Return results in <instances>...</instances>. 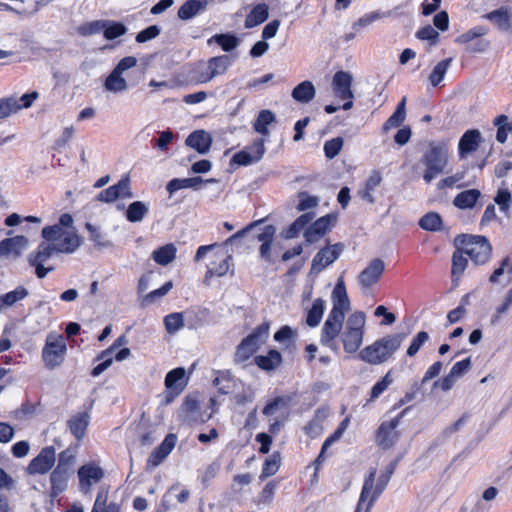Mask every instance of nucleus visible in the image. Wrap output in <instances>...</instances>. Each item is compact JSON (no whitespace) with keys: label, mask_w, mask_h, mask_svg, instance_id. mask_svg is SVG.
<instances>
[{"label":"nucleus","mask_w":512,"mask_h":512,"mask_svg":"<svg viewBox=\"0 0 512 512\" xmlns=\"http://www.w3.org/2000/svg\"><path fill=\"white\" fill-rule=\"evenodd\" d=\"M494 125L498 127L496 140L499 143H505L508 133L512 131V123L508 121V117L506 115H499L495 118Z\"/></svg>","instance_id":"8fccbe9b"},{"label":"nucleus","mask_w":512,"mask_h":512,"mask_svg":"<svg viewBox=\"0 0 512 512\" xmlns=\"http://www.w3.org/2000/svg\"><path fill=\"white\" fill-rule=\"evenodd\" d=\"M148 212L149 207L146 203L142 201H134L126 210V218L132 223L141 222Z\"/></svg>","instance_id":"a19ab883"},{"label":"nucleus","mask_w":512,"mask_h":512,"mask_svg":"<svg viewBox=\"0 0 512 512\" xmlns=\"http://www.w3.org/2000/svg\"><path fill=\"white\" fill-rule=\"evenodd\" d=\"M66 350L67 347L64 337L57 333H49L42 350V359L45 366L49 369H53L61 365L64 361Z\"/></svg>","instance_id":"6e6552de"},{"label":"nucleus","mask_w":512,"mask_h":512,"mask_svg":"<svg viewBox=\"0 0 512 512\" xmlns=\"http://www.w3.org/2000/svg\"><path fill=\"white\" fill-rule=\"evenodd\" d=\"M186 145L195 149L200 154H205L209 151L212 138L210 134L204 130H197L191 133L186 141Z\"/></svg>","instance_id":"c756f323"},{"label":"nucleus","mask_w":512,"mask_h":512,"mask_svg":"<svg viewBox=\"0 0 512 512\" xmlns=\"http://www.w3.org/2000/svg\"><path fill=\"white\" fill-rule=\"evenodd\" d=\"M449 162V147L446 142H430L420 157L419 164L424 167L423 180L430 184L434 179L446 173Z\"/></svg>","instance_id":"f257e3e1"},{"label":"nucleus","mask_w":512,"mask_h":512,"mask_svg":"<svg viewBox=\"0 0 512 512\" xmlns=\"http://www.w3.org/2000/svg\"><path fill=\"white\" fill-rule=\"evenodd\" d=\"M254 362L264 371H273L282 363V356L277 350L272 349L267 355L256 356Z\"/></svg>","instance_id":"473e14b6"},{"label":"nucleus","mask_w":512,"mask_h":512,"mask_svg":"<svg viewBox=\"0 0 512 512\" xmlns=\"http://www.w3.org/2000/svg\"><path fill=\"white\" fill-rule=\"evenodd\" d=\"M353 76L346 71H338L332 79V89L334 95L339 99H353L354 94L351 89Z\"/></svg>","instance_id":"a211bd4d"},{"label":"nucleus","mask_w":512,"mask_h":512,"mask_svg":"<svg viewBox=\"0 0 512 512\" xmlns=\"http://www.w3.org/2000/svg\"><path fill=\"white\" fill-rule=\"evenodd\" d=\"M512 307V288L506 293L503 303L499 305L494 315L491 317V323L496 324L503 314L507 313L508 310Z\"/></svg>","instance_id":"052dcab7"},{"label":"nucleus","mask_w":512,"mask_h":512,"mask_svg":"<svg viewBox=\"0 0 512 512\" xmlns=\"http://www.w3.org/2000/svg\"><path fill=\"white\" fill-rule=\"evenodd\" d=\"M333 307L330 312H337L345 317V313L350 310V300L346 291L345 283L340 277L332 291Z\"/></svg>","instance_id":"aec40b11"},{"label":"nucleus","mask_w":512,"mask_h":512,"mask_svg":"<svg viewBox=\"0 0 512 512\" xmlns=\"http://www.w3.org/2000/svg\"><path fill=\"white\" fill-rule=\"evenodd\" d=\"M429 340V335L425 331H420L416 334V336L412 339L408 349L407 355L409 357H414L421 347Z\"/></svg>","instance_id":"bf43d9fd"},{"label":"nucleus","mask_w":512,"mask_h":512,"mask_svg":"<svg viewBox=\"0 0 512 512\" xmlns=\"http://www.w3.org/2000/svg\"><path fill=\"white\" fill-rule=\"evenodd\" d=\"M342 146H343V139L341 137H336V138L326 141L324 144L325 156L328 159H333L334 157H336L339 154Z\"/></svg>","instance_id":"680f3d73"},{"label":"nucleus","mask_w":512,"mask_h":512,"mask_svg":"<svg viewBox=\"0 0 512 512\" xmlns=\"http://www.w3.org/2000/svg\"><path fill=\"white\" fill-rule=\"evenodd\" d=\"M265 151V139H256L245 149L235 153L232 157V162L241 166L251 165L259 162L263 158Z\"/></svg>","instance_id":"ddd939ff"},{"label":"nucleus","mask_w":512,"mask_h":512,"mask_svg":"<svg viewBox=\"0 0 512 512\" xmlns=\"http://www.w3.org/2000/svg\"><path fill=\"white\" fill-rule=\"evenodd\" d=\"M127 342H128L127 337L125 335H121L114 341V343L109 348L102 351L97 357V360H102V362L93 368L91 375L93 377H97L101 373H103L106 369H108L111 366V364L113 363V358H112L113 352L117 348L127 344Z\"/></svg>","instance_id":"4be33fe9"},{"label":"nucleus","mask_w":512,"mask_h":512,"mask_svg":"<svg viewBox=\"0 0 512 512\" xmlns=\"http://www.w3.org/2000/svg\"><path fill=\"white\" fill-rule=\"evenodd\" d=\"M137 65V59L134 56H127L121 59L104 82L105 90L112 93H123L128 90V83L124 78V73Z\"/></svg>","instance_id":"1a4fd4ad"},{"label":"nucleus","mask_w":512,"mask_h":512,"mask_svg":"<svg viewBox=\"0 0 512 512\" xmlns=\"http://www.w3.org/2000/svg\"><path fill=\"white\" fill-rule=\"evenodd\" d=\"M28 295L29 292L24 286H18L13 291L0 295V310L12 307Z\"/></svg>","instance_id":"58836bf2"},{"label":"nucleus","mask_w":512,"mask_h":512,"mask_svg":"<svg viewBox=\"0 0 512 512\" xmlns=\"http://www.w3.org/2000/svg\"><path fill=\"white\" fill-rule=\"evenodd\" d=\"M383 16H385V14L378 12V11L369 12V13L363 15L362 17H360L353 24V28L357 29V28L367 27L368 25L374 23L376 20L382 18Z\"/></svg>","instance_id":"338daca9"},{"label":"nucleus","mask_w":512,"mask_h":512,"mask_svg":"<svg viewBox=\"0 0 512 512\" xmlns=\"http://www.w3.org/2000/svg\"><path fill=\"white\" fill-rule=\"evenodd\" d=\"M56 461V450L53 446H46L33 458L27 466L30 475L46 474L51 470Z\"/></svg>","instance_id":"4468645a"},{"label":"nucleus","mask_w":512,"mask_h":512,"mask_svg":"<svg viewBox=\"0 0 512 512\" xmlns=\"http://www.w3.org/2000/svg\"><path fill=\"white\" fill-rule=\"evenodd\" d=\"M419 225L424 230L437 231L441 228L442 219L439 214L430 212L420 219Z\"/></svg>","instance_id":"864d4df0"},{"label":"nucleus","mask_w":512,"mask_h":512,"mask_svg":"<svg viewBox=\"0 0 512 512\" xmlns=\"http://www.w3.org/2000/svg\"><path fill=\"white\" fill-rule=\"evenodd\" d=\"M274 122H276L275 114L271 110L264 109L258 113L256 120L253 123V128L263 137H269L270 131L268 126Z\"/></svg>","instance_id":"72a5a7b5"},{"label":"nucleus","mask_w":512,"mask_h":512,"mask_svg":"<svg viewBox=\"0 0 512 512\" xmlns=\"http://www.w3.org/2000/svg\"><path fill=\"white\" fill-rule=\"evenodd\" d=\"M280 467V455L279 453H273L270 457H268L262 468V472L260 475L261 479L273 476Z\"/></svg>","instance_id":"5fc2aeb1"},{"label":"nucleus","mask_w":512,"mask_h":512,"mask_svg":"<svg viewBox=\"0 0 512 512\" xmlns=\"http://www.w3.org/2000/svg\"><path fill=\"white\" fill-rule=\"evenodd\" d=\"M208 0H187L178 9L177 16L181 20H190L207 9Z\"/></svg>","instance_id":"c85d7f7f"},{"label":"nucleus","mask_w":512,"mask_h":512,"mask_svg":"<svg viewBox=\"0 0 512 512\" xmlns=\"http://www.w3.org/2000/svg\"><path fill=\"white\" fill-rule=\"evenodd\" d=\"M28 239L25 236L17 235L5 238L0 242V257H19L28 246Z\"/></svg>","instance_id":"6ab92c4d"},{"label":"nucleus","mask_w":512,"mask_h":512,"mask_svg":"<svg viewBox=\"0 0 512 512\" xmlns=\"http://www.w3.org/2000/svg\"><path fill=\"white\" fill-rule=\"evenodd\" d=\"M316 94V89L311 81H303L298 84L291 93L292 98L299 103H309Z\"/></svg>","instance_id":"f704fd0d"},{"label":"nucleus","mask_w":512,"mask_h":512,"mask_svg":"<svg viewBox=\"0 0 512 512\" xmlns=\"http://www.w3.org/2000/svg\"><path fill=\"white\" fill-rule=\"evenodd\" d=\"M21 109L18 99L14 96L0 98V119L9 117Z\"/></svg>","instance_id":"09e8293b"},{"label":"nucleus","mask_w":512,"mask_h":512,"mask_svg":"<svg viewBox=\"0 0 512 512\" xmlns=\"http://www.w3.org/2000/svg\"><path fill=\"white\" fill-rule=\"evenodd\" d=\"M269 335V324L263 323L245 337L237 346L235 362L244 363L265 343Z\"/></svg>","instance_id":"423d86ee"},{"label":"nucleus","mask_w":512,"mask_h":512,"mask_svg":"<svg viewBox=\"0 0 512 512\" xmlns=\"http://www.w3.org/2000/svg\"><path fill=\"white\" fill-rule=\"evenodd\" d=\"M90 422V416L87 412H81L73 415L68 421L67 426L71 434L77 439L82 440L85 436Z\"/></svg>","instance_id":"7c9ffc66"},{"label":"nucleus","mask_w":512,"mask_h":512,"mask_svg":"<svg viewBox=\"0 0 512 512\" xmlns=\"http://www.w3.org/2000/svg\"><path fill=\"white\" fill-rule=\"evenodd\" d=\"M461 243L465 255L476 265H483L491 258L492 247L485 236L462 235Z\"/></svg>","instance_id":"39448f33"},{"label":"nucleus","mask_w":512,"mask_h":512,"mask_svg":"<svg viewBox=\"0 0 512 512\" xmlns=\"http://www.w3.org/2000/svg\"><path fill=\"white\" fill-rule=\"evenodd\" d=\"M299 203L297 205V209L299 211H305L311 208H314L318 205L319 199L316 196H311L306 192H300L298 194Z\"/></svg>","instance_id":"0e129e2a"},{"label":"nucleus","mask_w":512,"mask_h":512,"mask_svg":"<svg viewBox=\"0 0 512 512\" xmlns=\"http://www.w3.org/2000/svg\"><path fill=\"white\" fill-rule=\"evenodd\" d=\"M56 253V248L54 247L53 243L51 241L45 240L38 246L36 252H33L29 255L28 261H38L45 263Z\"/></svg>","instance_id":"37998d69"},{"label":"nucleus","mask_w":512,"mask_h":512,"mask_svg":"<svg viewBox=\"0 0 512 512\" xmlns=\"http://www.w3.org/2000/svg\"><path fill=\"white\" fill-rule=\"evenodd\" d=\"M107 25L108 20H95L79 26L78 32L82 36L94 35L102 32Z\"/></svg>","instance_id":"603ef678"},{"label":"nucleus","mask_w":512,"mask_h":512,"mask_svg":"<svg viewBox=\"0 0 512 512\" xmlns=\"http://www.w3.org/2000/svg\"><path fill=\"white\" fill-rule=\"evenodd\" d=\"M185 376L184 368H176L167 373L165 377V386L167 389L175 390L179 393L182 390L181 381Z\"/></svg>","instance_id":"de8ad7c7"},{"label":"nucleus","mask_w":512,"mask_h":512,"mask_svg":"<svg viewBox=\"0 0 512 512\" xmlns=\"http://www.w3.org/2000/svg\"><path fill=\"white\" fill-rule=\"evenodd\" d=\"M325 309V301L321 298L314 300L312 307L307 312L306 324L310 327L319 325Z\"/></svg>","instance_id":"79ce46f5"},{"label":"nucleus","mask_w":512,"mask_h":512,"mask_svg":"<svg viewBox=\"0 0 512 512\" xmlns=\"http://www.w3.org/2000/svg\"><path fill=\"white\" fill-rule=\"evenodd\" d=\"M217 182L216 179L211 178L207 180H203L200 176L191 177V178H174L170 180L167 185L166 189L170 196H172L175 192L181 190V189H187L192 188L194 190L200 189L201 185L203 183H213Z\"/></svg>","instance_id":"393cba45"},{"label":"nucleus","mask_w":512,"mask_h":512,"mask_svg":"<svg viewBox=\"0 0 512 512\" xmlns=\"http://www.w3.org/2000/svg\"><path fill=\"white\" fill-rule=\"evenodd\" d=\"M481 142V133L476 130H467L459 140L458 150L461 158L476 151Z\"/></svg>","instance_id":"cd10ccee"},{"label":"nucleus","mask_w":512,"mask_h":512,"mask_svg":"<svg viewBox=\"0 0 512 512\" xmlns=\"http://www.w3.org/2000/svg\"><path fill=\"white\" fill-rule=\"evenodd\" d=\"M385 270L382 259L376 258L369 262L357 277L358 283L364 292L370 290L380 280Z\"/></svg>","instance_id":"2eb2a0df"},{"label":"nucleus","mask_w":512,"mask_h":512,"mask_svg":"<svg viewBox=\"0 0 512 512\" xmlns=\"http://www.w3.org/2000/svg\"><path fill=\"white\" fill-rule=\"evenodd\" d=\"M164 325L169 334H174L184 326L182 313H171L164 318Z\"/></svg>","instance_id":"6e6d98bb"},{"label":"nucleus","mask_w":512,"mask_h":512,"mask_svg":"<svg viewBox=\"0 0 512 512\" xmlns=\"http://www.w3.org/2000/svg\"><path fill=\"white\" fill-rule=\"evenodd\" d=\"M382 175L380 171L373 170L367 178L364 188L358 191V195L361 199L367 201L370 204L375 203V197L373 192L381 184Z\"/></svg>","instance_id":"2f4dec72"},{"label":"nucleus","mask_w":512,"mask_h":512,"mask_svg":"<svg viewBox=\"0 0 512 512\" xmlns=\"http://www.w3.org/2000/svg\"><path fill=\"white\" fill-rule=\"evenodd\" d=\"M335 217L332 215H325L316 220L311 226H309L304 237L308 243L317 242L333 225Z\"/></svg>","instance_id":"5701e85b"},{"label":"nucleus","mask_w":512,"mask_h":512,"mask_svg":"<svg viewBox=\"0 0 512 512\" xmlns=\"http://www.w3.org/2000/svg\"><path fill=\"white\" fill-rule=\"evenodd\" d=\"M80 491L90 494L92 486L102 481L105 476L103 468L95 462H88L80 466L77 471Z\"/></svg>","instance_id":"9b49d317"},{"label":"nucleus","mask_w":512,"mask_h":512,"mask_svg":"<svg viewBox=\"0 0 512 512\" xmlns=\"http://www.w3.org/2000/svg\"><path fill=\"white\" fill-rule=\"evenodd\" d=\"M217 43L225 52L234 50L239 45L238 38L233 34H216L208 39V43Z\"/></svg>","instance_id":"a18cd8bd"},{"label":"nucleus","mask_w":512,"mask_h":512,"mask_svg":"<svg viewBox=\"0 0 512 512\" xmlns=\"http://www.w3.org/2000/svg\"><path fill=\"white\" fill-rule=\"evenodd\" d=\"M480 197L481 192L477 189L465 190L456 195L453 204L459 209H470L474 207Z\"/></svg>","instance_id":"e433bc0d"},{"label":"nucleus","mask_w":512,"mask_h":512,"mask_svg":"<svg viewBox=\"0 0 512 512\" xmlns=\"http://www.w3.org/2000/svg\"><path fill=\"white\" fill-rule=\"evenodd\" d=\"M177 438L174 434H168L162 443L157 446L148 458V466L157 467L173 450Z\"/></svg>","instance_id":"b1692460"},{"label":"nucleus","mask_w":512,"mask_h":512,"mask_svg":"<svg viewBox=\"0 0 512 512\" xmlns=\"http://www.w3.org/2000/svg\"><path fill=\"white\" fill-rule=\"evenodd\" d=\"M365 323L366 317L363 312L357 311L348 317L341 333V341L345 352L355 353L360 348L363 343Z\"/></svg>","instance_id":"7ed1b4c3"},{"label":"nucleus","mask_w":512,"mask_h":512,"mask_svg":"<svg viewBox=\"0 0 512 512\" xmlns=\"http://www.w3.org/2000/svg\"><path fill=\"white\" fill-rule=\"evenodd\" d=\"M160 27L157 25H151L144 30L140 31L136 35V41L138 43H145L149 40L156 38L160 34Z\"/></svg>","instance_id":"774afa93"},{"label":"nucleus","mask_w":512,"mask_h":512,"mask_svg":"<svg viewBox=\"0 0 512 512\" xmlns=\"http://www.w3.org/2000/svg\"><path fill=\"white\" fill-rule=\"evenodd\" d=\"M393 382L391 372L389 371L382 380L378 381L371 390V400L378 398Z\"/></svg>","instance_id":"69168bd1"},{"label":"nucleus","mask_w":512,"mask_h":512,"mask_svg":"<svg viewBox=\"0 0 512 512\" xmlns=\"http://www.w3.org/2000/svg\"><path fill=\"white\" fill-rule=\"evenodd\" d=\"M42 237L46 241H51L58 253H73L81 245V239L74 231L64 229L60 225L44 227Z\"/></svg>","instance_id":"20e7f679"},{"label":"nucleus","mask_w":512,"mask_h":512,"mask_svg":"<svg viewBox=\"0 0 512 512\" xmlns=\"http://www.w3.org/2000/svg\"><path fill=\"white\" fill-rule=\"evenodd\" d=\"M375 477H376V470L372 469L369 473V475L364 480V484L362 487V491L360 493L359 500L360 502H368L373 494V491L375 489Z\"/></svg>","instance_id":"4d7b16f0"},{"label":"nucleus","mask_w":512,"mask_h":512,"mask_svg":"<svg viewBox=\"0 0 512 512\" xmlns=\"http://www.w3.org/2000/svg\"><path fill=\"white\" fill-rule=\"evenodd\" d=\"M177 248L173 243H168L152 252V259L161 266H166L176 258Z\"/></svg>","instance_id":"c9c22d12"},{"label":"nucleus","mask_w":512,"mask_h":512,"mask_svg":"<svg viewBox=\"0 0 512 512\" xmlns=\"http://www.w3.org/2000/svg\"><path fill=\"white\" fill-rule=\"evenodd\" d=\"M291 402L288 396H278L269 401L262 410L263 415L272 416L281 409H287Z\"/></svg>","instance_id":"49530a36"},{"label":"nucleus","mask_w":512,"mask_h":512,"mask_svg":"<svg viewBox=\"0 0 512 512\" xmlns=\"http://www.w3.org/2000/svg\"><path fill=\"white\" fill-rule=\"evenodd\" d=\"M489 29L485 26H475L465 33L456 37L455 42L457 44H467L472 42L473 40L485 36L488 33Z\"/></svg>","instance_id":"3c124183"},{"label":"nucleus","mask_w":512,"mask_h":512,"mask_svg":"<svg viewBox=\"0 0 512 512\" xmlns=\"http://www.w3.org/2000/svg\"><path fill=\"white\" fill-rule=\"evenodd\" d=\"M71 471L63 469L61 466H56L50 474L51 483V496L57 497L59 494L67 489L68 481L71 476Z\"/></svg>","instance_id":"a878e982"},{"label":"nucleus","mask_w":512,"mask_h":512,"mask_svg":"<svg viewBox=\"0 0 512 512\" xmlns=\"http://www.w3.org/2000/svg\"><path fill=\"white\" fill-rule=\"evenodd\" d=\"M232 64V57L220 55L210 58L207 63H199L194 70V78L198 83H207L216 76L223 75Z\"/></svg>","instance_id":"0eeeda50"},{"label":"nucleus","mask_w":512,"mask_h":512,"mask_svg":"<svg viewBox=\"0 0 512 512\" xmlns=\"http://www.w3.org/2000/svg\"><path fill=\"white\" fill-rule=\"evenodd\" d=\"M483 18L491 21L501 32H510L512 30V11L507 6H501L483 15Z\"/></svg>","instance_id":"412c9836"},{"label":"nucleus","mask_w":512,"mask_h":512,"mask_svg":"<svg viewBox=\"0 0 512 512\" xmlns=\"http://www.w3.org/2000/svg\"><path fill=\"white\" fill-rule=\"evenodd\" d=\"M133 193L130 189V179L128 176L122 177L118 183L102 190L97 200L105 203H112L118 198H132Z\"/></svg>","instance_id":"dca6fc26"},{"label":"nucleus","mask_w":512,"mask_h":512,"mask_svg":"<svg viewBox=\"0 0 512 512\" xmlns=\"http://www.w3.org/2000/svg\"><path fill=\"white\" fill-rule=\"evenodd\" d=\"M268 6L264 3L256 5L245 19V28L260 25L268 18Z\"/></svg>","instance_id":"ea45409f"},{"label":"nucleus","mask_w":512,"mask_h":512,"mask_svg":"<svg viewBox=\"0 0 512 512\" xmlns=\"http://www.w3.org/2000/svg\"><path fill=\"white\" fill-rule=\"evenodd\" d=\"M127 32V28L120 22H114L108 20V25L105 26L103 33L107 40L116 39Z\"/></svg>","instance_id":"13d9d810"},{"label":"nucleus","mask_w":512,"mask_h":512,"mask_svg":"<svg viewBox=\"0 0 512 512\" xmlns=\"http://www.w3.org/2000/svg\"><path fill=\"white\" fill-rule=\"evenodd\" d=\"M344 250L342 243H336L334 245L322 248L316 253L311 264V273L319 274L326 267L336 261Z\"/></svg>","instance_id":"f8f14e48"},{"label":"nucleus","mask_w":512,"mask_h":512,"mask_svg":"<svg viewBox=\"0 0 512 512\" xmlns=\"http://www.w3.org/2000/svg\"><path fill=\"white\" fill-rule=\"evenodd\" d=\"M494 201L502 212L507 213L512 203L511 193L507 189H499Z\"/></svg>","instance_id":"e2e57ef3"},{"label":"nucleus","mask_w":512,"mask_h":512,"mask_svg":"<svg viewBox=\"0 0 512 512\" xmlns=\"http://www.w3.org/2000/svg\"><path fill=\"white\" fill-rule=\"evenodd\" d=\"M404 410L400 415L391 419L390 421L383 422L377 432V443L384 449H388L394 445V443L398 439V432L396 431L397 426L399 425L400 418L403 415Z\"/></svg>","instance_id":"f3484780"},{"label":"nucleus","mask_w":512,"mask_h":512,"mask_svg":"<svg viewBox=\"0 0 512 512\" xmlns=\"http://www.w3.org/2000/svg\"><path fill=\"white\" fill-rule=\"evenodd\" d=\"M464 255L465 253L463 248L457 249L456 251H454L452 255L451 277L452 283L454 285H457L458 280L460 279V277L462 276L467 267L468 260Z\"/></svg>","instance_id":"4c0bfd02"},{"label":"nucleus","mask_w":512,"mask_h":512,"mask_svg":"<svg viewBox=\"0 0 512 512\" xmlns=\"http://www.w3.org/2000/svg\"><path fill=\"white\" fill-rule=\"evenodd\" d=\"M344 316L336 311L330 312L321 330L320 343L334 352H338L339 345L336 338L340 335L343 327Z\"/></svg>","instance_id":"9d476101"},{"label":"nucleus","mask_w":512,"mask_h":512,"mask_svg":"<svg viewBox=\"0 0 512 512\" xmlns=\"http://www.w3.org/2000/svg\"><path fill=\"white\" fill-rule=\"evenodd\" d=\"M452 61H453L452 58H447V59H444V60L438 62L434 66V68L432 69V71L428 77L429 82L433 87L438 86L441 83V81L444 79L448 69L451 66Z\"/></svg>","instance_id":"c03bdc74"},{"label":"nucleus","mask_w":512,"mask_h":512,"mask_svg":"<svg viewBox=\"0 0 512 512\" xmlns=\"http://www.w3.org/2000/svg\"><path fill=\"white\" fill-rule=\"evenodd\" d=\"M407 336L406 332L386 335L363 348L359 357L371 365L382 364L393 356Z\"/></svg>","instance_id":"f03ea898"},{"label":"nucleus","mask_w":512,"mask_h":512,"mask_svg":"<svg viewBox=\"0 0 512 512\" xmlns=\"http://www.w3.org/2000/svg\"><path fill=\"white\" fill-rule=\"evenodd\" d=\"M217 260L211 262L210 266L205 275V279L211 278L213 276L223 277L228 274L233 266L232 256L227 253H219L217 255Z\"/></svg>","instance_id":"bb28decb"}]
</instances>
